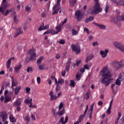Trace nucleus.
Here are the masks:
<instances>
[{"mask_svg": "<svg viewBox=\"0 0 124 124\" xmlns=\"http://www.w3.org/2000/svg\"><path fill=\"white\" fill-rule=\"evenodd\" d=\"M117 48L120 50V51L124 53V47H118Z\"/></svg>", "mask_w": 124, "mask_h": 124, "instance_id": "obj_61", "label": "nucleus"}, {"mask_svg": "<svg viewBox=\"0 0 124 124\" xmlns=\"http://www.w3.org/2000/svg\"><path fill=\"white\" fill-rule=\"evenodd\" d=\"M75 16L78 22H80L83 19V16H84V14L82 11L77 10L75 13Z\"/></svg>", "mask_w": 124, "mask_h": 124, "instance_id": "obj_8", "label": "nucleus"}, {"mask_svg": "<svg viewBox=\"0 0 124 124\" xmlns=\"http://www.w3.org/2000/svg\"><path fill=\"white\" fill-rule=\"evenodd\" d=\"M26 93H28V94H30V93H31V89L30 88V87H26Z\"/></svg>", "mask_w": 124, "mask_h": 124, "instance_id": "obj_50", "label": "nucleus"}, {"mask_svg": "<svg viewBox=\"0 0 124 124\" xmlns=\"http://www.w3.org/2000/svg\"><path fill=\"white\" fill-rule=\"evenodd\" d=\"M109 8H110V7L108 5V4H107L105 9L106 13H107V12H108Z\"/></svg>", "mask_w": 124, "mask_h": 124, "instance_id": "obj_49", "label": "nucleus"}, {"mask_svg": "<svg viewBox=\"0 0 124 124\" xmlns=\"http://www.w3.org/2000/svg\"><path fill=\"white\" fill-rule=\"evenodd\" d=\"M15 60V57H12L8 60L7 62V68H9L10 67V65L11 64V61Z\"/></svg>", "mask_w": 124, "mask_h": 124, "instance_id": "obj_22", "label": "nucleus"}, {"mask_svg": "<svg viewBox=\"0 0 124 124\" xmlns=\"http://www.w3.org/2000/svg\"><path fill=\"white\" fill-rule=\"evenodd\" d=\"M61 0H57L56 4L53 6V12L52 13V15H55V14H58L60 9H61Z\"/></svg>", "mask_w": 124, "mask_h": 124, "instance_id": "obj_4", "label": "nucleus"}, {"mask_svg": "<svg viewBox=\"0 0 124 124\" xmlns=\"http://www.w3.org/2000/svg\"><path fill=\"white\" fill-rule=\"evenodd\" d=\"M27 72L29 73L30 71H32V67H29L27 68Z\"/></svg>", "mask_w": 124, "mask_h": 124, "instance_id": "obj_58", "label": "nucleus"}, {"mask_svg": "<svg viewBox=\"0 0 124 124\" xmlns=\"http://www.w3.org/2000/svg\"><path fill=\"white\" fill-rule=\"evenodd\" d=\"M49 95L50 96V101H53V100H56V99L58 98V97L56 96V95H54V92L53 91H50L49 93Z\"/></svg>", "mask_w": 124, "mask_h": 124, "instance_id": "obj_16", "label": "nucleus"}, {"mask_svg": "<svg viewBox=\"0 0 124 124\" xmlns=\"http://www.w3.org/2000/svg\"><path fill=\"white\" fill-rule=\"evenodd\" d=\"M56 31V33H59L60 31H62V25L61 24L59 25L58 26H56L55 28Z\"/></svg>", "mask_w": 124, "mask_h": 124, "instance_id": "obj_24", "label": "nucleus"}, {"mask_svg": "<svg viewBox=\"0 0 124 124\" xmlns=\"http://www.w3.org/2000/svg\"><path fill=\"white\" fill-rule=\"evenodd\" d=\"M90 91L89 90L88 92H87V94H86L84 96L85 97V98L86 99H89V98H90Z\"/></svg>", "mask_w": 124, "mask_h": 124, "instance_id": "obj_41", "label": "nucleus"}, {"mask_svg": "<svg viewBox=\"0 0 124 124\" xmlns=\"http://www.w3.org/2000/svg\"><path fill=\"white\" fill-rule=\"evenodd\" d=\"M113 44L115 47H124V44L120 42L114 41L113 42Z\"/></svg>", "mask_w": 124, "mask_h": 124, "instance_id": "obj_18", "label": "nucleus"}, {"mask_svg": "<svg viewBox=\"0 0 124 124\" xmlns=\"http://www.w3.org/2000/svg\"><path fill=\"white\" fill-rule=\"evenodd\" d=\"M60 44H64L65 43V41L64 40H61L59 42Z\"/></svg>", "mask_w": 124, "mask_h": 124, "instance_id": "obj_62", "label": "nucleus"}, {"mask_svg": "<svg viewBox=\"0 0 124 124\" xmlns=\"http://www.w3.org/2000/svg\"><path fill=\"white\" fill-rule=\"evenodd\" d=\"M93 54H90L87 58L85 62H89V61H91V60H93Z\"/></svg>", "mask_w": 124, "mask_h": 124, "instance_id": "obj_27", "label": "nucleus"}, {"mask_svg": "<svg viewBox=\"0 0 124 124\" xmlns=\"http://www.w3.org/2000/svg\"><path fill=\"white\" fill-rule=\"evenodd\" d=\"M109 53V50L105 49V50H101L100 51V54L102 56V58H106L107 54Z\"/></svg>", "mask_w": 124, "mask_h": 124, "instance_id": "obj_15", "label": "nucleus"}, {"mask_svg": "<svg viewBox=\"0 0 124 124\" xmlns=\"http://www.w3.org/2000/svg\"><path fill=\"white\" fill-rule=\"evenodd\" d=\"M43 59H44V57L41 56L39 59L37 61V62L38 64H41V62H42V61H43Z\"/></svg>", "mask_w": 124, "mask_h": 124, "instance_id": "obj_34", "label": "nucleus"}, {"mask_svg": "<svg viewBox=\"0 0 124 124\" xmlns=\"http://www.w3.org/2000/svg\"><path fill=\"white\" fill-rule=\"evenodd\" d=\"M62 107H63V103L61 102L59 107V110H61V109L62 108Z\"/></svg>", "mask_w": 124, "mask_h": 124, "instance_id": "obj_57", "label": "nucleus"}, {"mask_svg": "<svg viewBox=\"0 0 124 124\" xmlns=\"http://www.w3.org/2000/svg\"><path fill=\"white\" fill-rule=\"evenodd\" d=\"M124 116L122 117V118L120 120L119 123L120 124H124Z\"/></svg>", "mask_w": 124, "mask_h": 124, "instance_id": "obj_51", "label": "nucleus"}, {"mask_svg": "<svg viewBox=\"0 0 124 124\" xmlns=\"http://www.w3.org/2000/svg\"><path fill=\"white\" fill-rule=\"evenodd\" d=\"M31 7L30 6H29L28 5L26 6L25 7V9L26 10V11H27V12H29V11H31Z\"/></svg>", "mask_w": 124, "mask_h": 124, "instance_id": "obj_54", "label": "nucleus"}, {"mask_svg": "<svg viewBox=\"0 0 124 124\" xmlns=\"http://www.w3.org/2000/svg\"><path fill=\"white\" fill-rule=\"evenodd\" d=\"M111 109H112V107H109L107 110V114H111Z\"/></svg>", "mask_w": 124, "mask_h": 124, "instance_id": "obj_47", "label": "nucleus"}, {"mask_svg": "<svg viewBox=\"0 0 124 124\" xmlns=\"http://www.w3.org/2000/svg\"><path fill=\"white\" fill-rule=\"evenodd\" d=\"M124 80V70H123L118 78L116 79L115 84L114 83L111 85L113 94H116L118 93V86H121V82H123Z\"/></svg>", "mask_w": 124, "mask_h": 124, "instance_id": "obj_2", "label": "nucleus"}, {"mask_svg": "<svg viewBox=\"0 0 124 124\" xmlns=\"http://www.w3.org/2000/svg\"><path fill=\"white\" fill-rule=\"evenodd\" d=\"M119 20L120 21H124V16H119Z\"/></svg>", "mask_w": 124, "mask_h": 124, "instance_id": "obj_63", "label": "nucleus"}, {"mask_svg": "<svg viewBox=\"0 0 124 124\" xmlns=\"http://www.w3.org/2000/svg\"><path fill=\"white\" fill-rule=\"evenodd\" d=\"M11 4L9 2H7L6 3L3 4L2 7H0V12L1 13H4V10H6L8 6H10Z\"/></svg>", "mask_w": 124, "mask_h": 124, "instance_id": "obj_13", "label": "nucleus"}, {"mask_svg": "<svg viewBox=\"0 0 124 124\" xmlns=\"http://www.w3.org/2000/svg\"><path fill=\"white\" fill-rule=\"evenodd\" d=\"M67 22V19L65 18L64 21L62 22V24H61L62 27H63V25L65 24Z\"/></svg>", "mask_w": 124, "mask_h": 124, "instance_id": "obj_60", "label": "nucleus"}, {"mask_svg": "<svg viewBox=\"0 0 124 124\" xmlns=\"http://www.w3.org/2000/svg\"><path fill=\"white\" fill-rule=\"evenodd\" d=\"M102 11V9L99 8L97 7L95 8V6H94L93 9L90 8L87 11V13L89 14H92V15H94V14H98L99 12Z\"/></svg>", "mask_w": 124, "mask_h": 124, "instance_id": "obj_5", "label": "nucleus"}, {"mask_svg": "<svg viewBox=\"0 0 124 124\" xmlns=\"http://www.w3.org/2000/svg\"><path fill=\"white\" fill-rule=\"evenodd\" d=\"M45 65V64H43L42 65H39V70H43L45 68V67L44 66Z\"/></svg>", "mask_w": 124, "mask_h": 124, "instance_id": "obj_43", "label": "nucleus"}, {"mask_svg": "<svg viewBox=\"0 0 124 124\" xmlns=\"http://www.w3.org/2000/svg\"><path fill=\"white\" fill-rule=\"evenodd\" d=\"M58 116H62L64 114V109H62L61 111L57 113Z\"/></svg>", "mask_w": 124, "mask_h": 124, "instance_id": "obj_42", "label": "nucleus"}, {"mask_svg": "<svg viewBox=\"0 0 124 124\" xmlns=\"http://www.w3.org/2000/svg\"><path fill=\"white\" fill-rule=\"evenodd\" d=\"M85 116H86V113H85V112H84L83 114H82L79 116L78 121L81 122L82 121V120H83V119H84V118H85Z\"/></svg>", "mask_w": 124, "mask_h": 124, "instance_id": "obj_36", "label": "nucleus"}, {"mask_svg": "<svg viewBox=\"0 0 124 124\" xmlns=\"http://www.w3.org/2000/svg\"><path fill=\"white\" fill-rule=\"evenodd\" d=\"M9 119L11 123H15L16 122V119H15V117L13 116V115H10Z\"/></svg>", "mask_w": 124, "mask_h": 124, "instance_id": "obj_31", "label": "nucleus"}, {"mask_svg": "<svg viewBox=\"0 0 124 124\" xmlns=\"http://www.w3.org/2000/svg\"><path fill=\"white\" fill-rule=\"evenodd\" d=\"M25 102L26 104H29V103L31 104V102H32V99L31 98L30 100L26 99L25 100Z\"/></svg>", "mask_w": 124, "mask_h": 124, "instance_id": "obj_46", "label": "nucleus"}, {"mask_svg": "<svg viewBox=\"0 0 124 124\" xmlns=\"http://www.w3.org/2000/svg\"><path fill=\"white\" fill-rule=\"evenodd\" d=\"M94 1H95V8H96L97 7L98 8H100V4L98 3V0H94Z\"/></svg>", "mask_w": 124, "mask_h": 124, "instance_id": "obj_33", "label": "nucleus"}, {"mask_svg": "<svg viewBox=\"0 0 124 124\" xmlns=\"http://www.w3.org/2000/svg\"><path fill=\"white\" fill-rule=\"evenodd\" d=\"M24 33V31L22 30L21 27H19L18 29L16 30V32L15 35H14V37L16 38L17 36H19L20 34H23Z\"/></svg>", "mask_w": 124, "mask_h": 124, "instance_id": "obj_14", "label": "nucleus"}, {"mask_svg": "<svg viewBox=\"0 0 124 124\" xmlns=\"http://www.w3.org/2000/svg\"><path fill=\"white\" fill-rule=\"evenodd\" d=\"M84 69H87V70H90V67H89V65L88 64H85L84 66Z\"/></svg>", "mask_w": 124, "mask_h": 124, "instance_id": "obj_56", "label": "nucleus"}, {"mask_svg": "<svg viewBox=\"0 0 124 124\" xmlns=\"http://www.w3.org/2000/svg\"><path fill=\"white\" fill-rule=\"evenodd\" d=\"M29 107L30 108H36V106H35V105L33 106L32 105V103L31 102V104H30V105L29 106Z\"/></svg>", "mask_w": 124, "mask_h": 124, "instance_id": "obj_59", "label": "nucleus"}, {"mask_svg": "<svg viewBox=\"0 0 124 124\" xmlns=\"http://www.w3.org/2000/svg\"><path fill=\"white\" fill-rule=\"evenodd\" d=\"M12 11V10H7L5 13V10L4 11V13H2L5 16H7L8 14H9V12H11Z\"/></svg>", "mask_w": 124, "mask_h": 124, "instance_id": "obj_37", "label": "nucleus"}, {"mask_svg": "<svg viewBox=\"0 0 124 124\" xmlns=\"http://www.w3.org/2000/svg\"><path fill=\"white\" fill-rule=\"evenodd\" d=\"M21 89H22V86H17L15 89V93L16 94V95H17L19 93V91H20V90H21Z\"/></svg>", "mask_w": 124, "mask_h": 124, "instance_id": "obj_28", "label": "nucleus"}, {"mask_svg": "<svg viewBox=\"0 0 124 124\" xmlns=\"http://www.w3.org/2000/svg\"><path fill=\"white\" fill-rule=\"evenodd\" d=\"M112 66L116 69V70L120 69L121 67H123V66H124V60H122L120 62H113L112 63Z\"/></svg>", "mask_w": 124, "mask_h": 124, "instance_id": "obj_3", "label": "nucleus"}, {"mask_svg": "<svg viewBox=\"0 0 124 124\" xmlns=\"http://www.w3.org/2000/svg\"><path fill=\"white\" fill-rule=\"evenodd\" d=\"M93 20H94V17H93V16H91L89 18H86L85 20V23H88L89 22L93 21Z\"/></svg>", "mask_w": 124, "mask_h": 124, "instance_id": "obj_26", "label": "nucleus"}, {"mask_svg": "<svg viewBox=\"0 0 124 124\" xmlns=\"http://www.w3.org/2000/svg\"><path fill=\"white\" fill-rule=\"evenodd\" d=\"M72 51L75 52L76 54H80L81 52V49L79 47H73Z\"/></svg>", "mask_w": 124, "mask_h": 124, "instance_id": "obj_20", "label": "nucleus"}, {"mask_svg": "<svg viewBox=\"0 0 124 124\" xmlns=\"http://www.w3.org/2000/svg\"><path fill=\"white\" fill-rule=\"evenodd\" d=\"M77 2V0H69V3L71 6L73 7Z\"/></svg>", "mask_w": 124, "mask_h": 124, "instance_id": "obj_29", "label": "nucleus"}, {"mask_svg": "<svg viewBox=\"0 0 124 124\" xmlns=\"http://www.w3.org/2000/svg\"><path fill=\"white\" fill-rule=\"evenodd\" d=\"M76 78L78 81H79L81 79V74L79 73V72L77 74Z\"/></svg>", "mask_w": 124, "mask_h": 124, "instance_id": "obj_39", "label": "nucleus"}, {"mask_svg": "<svg viewBox=\"0 0 124 124\" xmlns=\"http://www.w3.org/2000/svg\"><path fill=\"white\" fill-rule=\"evenodd\" d=\"M50 33L53 35H54V34H58V33H57V31L53 29H50Z\"/></svg>", "mask_w": 124, "mask_h": 124, "instance_id": "obj_44", "label": "nucleus"}, {"mask_svg": "<svg viewBox=\"0 0 124 124\" xmlns=\"http://www.w3.org/2000/svg\"><path fill=\"white\" fill-rule=\"evenodd\" d=\"M37 81L38 84H40V83H41V78L40 77L37 78Z\"/></svg>", "mask_w": 124, "mask_h": 124, "instance_id": "obj_53", "label": "nucleus"}, {"mask_svg": "<svg viewBox=\"0 0 124 124\" xmlns=\"http://www.w3.org/2000/svg\"><path fill=\"white\" fill-rule=\"evenodd\" d=\"M118 5H124V0H121L117 3Z\"/></svg>", "mask_w": 124, "mask_h": 124, "instance_id": "obj_45", "label": "nucleus"}, {"mask_svg": "<svg viewBox=\"0 0 124 124\" xmlns=\"http://www.w3.org/2000/svg\"><path fill=\"white\" fill-rule=\"evenodd\" d=\"M21 101H22V99L19 98L17 100H16L14 103V107H16V110L18 112H19V111H21V108L20 107L22 104Z\"/></svg>", "mask_w": 124, "mask_h": 124, "instance_id": "obj_7", "label": "nucleus"}, {"mask_svg": "<svg viewBox=\"0 0 124 124\" xmlns=\"http://www.w3.org/2000/svg\"><path fill=\"white\" fill-rule=\"evenodd\" d=\"M28 54L30 55V61H35V60H36V57H37V55H36V51H35V49L33 48L30 49L28 51Z\"/></svg>", "mask_w": 124, "mask_h": 124, "instance_id": "obj_6", "label": "nucleus"}, {"mask_svg": "<svg viewBox=\"0 0 124 124\" xmlns=\"http://www.w3.org/2000/svg\"><path fill=\"white\" fill-rule=\"evenodd\" d=\"M100 75L102 78L101 80L102 84H104L106 86H108L111 84L113 80L111 78L112 75H113L111 70L109 69L107 67H104L100 72Z\"/></svg>", "mask_w": 124, "mask_h": 124, "instance_id": "obj_1", "label": "nucleus"}, {"mask_svg": "<svg viewBox=\"0 0 124 124\" xmlns=\"http://www.w3.org/2000/svg\"><path fill=\"white\" fill-rule=\"evenodd\" d=\"M63 120H64V118L61 117L59 120L60 123H62V124H65L68 121V117L66 116L65 118V121L64 122Z\"/></svg>", "mask_w": 124, "mask_h": 124, "instance_id": "obj_21", "label": "nucleus"}, {"mask_svg": "<svg viewBox=\"0 0 124 124\" xmlns=\"http://www.w3.org/2000/svg\"><path fill=\"white\" fill-rule=\"evenodd\" d=\"M18 21H19V20L17 19V16H15L14 17V23H15L16 24H17V23H18Z\"/></svg>", "mask_w": 124, "mask_h": 124, "instance_id": "obj_48", "label": "nucleus"}, {"mask_svg": "<svg viewBox=\"0 0 124 124\" xmlns=\"http://www.w3.org/2000/svg\"><path fill=\"white\" fill-rule=\"evenodd\" d=\"M69 85L71 86V87H73V88H74V87H75V80H71Z\"/></svg>", "mask_w": 124, "mask_h": 124, "instance_id": "obj_38", "label": "nucleus"}, {"mask_svg": "<svg viewBox=\"0 0 124 124\" xmlns=\"http://www.w3.org/2000/svg\"><path fill=\"white\" fill-rule=\"evenodd\" d=\"M21 68L22 65L21 64L16 66V67H15L14 68L15 72H16V73H18L19 72V70H20V69H21Z\"/></svg>", "mask_w": 124, "mask_h": 124, "instance_id": "obj_25", "label": "nucleus"}, {"mask_svg": "<svg viewBox=\"0 0 124 124\" xmlns=\"http://www.w3.org/2000/svg\"><path fill=\"white\" fill-rule=\"evenodd\" d=\"M4 98V103H7L8 102H9V101L11 100V97L8 96H5Z\"/></svg>", "mask_w": 124, "mask_h": 124, "instance_id": "obj_32", "label": "nucleus"}, {"mask_svg": "<svg viewBox=\"0 0 124 124\" xmlns=\"http://www.w3.org/2000/svg\"><path fill=\"white\" fill-rule=\"evenodd\" d=\"M63 84H64V79L62 78H59L58 79L57 86L56 87V93H58V92L61 90V85H63Z\"/></svg>", "mask_w": 124, "mask_h": 124, "instance_id": "obj_10", "label": "nucleus"}, {"mask_svg": "<svg viewBox=\"0 0 124 124\" xmlns=\"http://www.w3.org/2000/svg\"><path fill=\"white\" fill-rule=\"evenodd\" d=\"M84 31H86L87 34H90V30H89V29H88L87 28H85L84 29Z\"/></svg>", "mask_w": 124, "mask_h": 124, "instance_id": "obj_55", "label": "nucleus"}, {"mask_svg": "<svg viewBox=\"0 0 124 124\" xmlns=\"http://www.w3.org/2000/svg\"><path fill=\"white\" fill-rule=\"evenodd\" d=\"M93 24L94 25H95V26H96L97 27H98L99 28V29H100V30L106 29V26L104 25L99 24L97 23H94V22H93Z\"/></svg>", "mask_w": 124, "mask_h": 124, "instance_id": "obj_19", "label": "nucleus"}, {"mask_svg": "<svg viewBox=\"0 0 124 124\" xmlns=\"http://www.w3.org/2000/svg\"><path fill=\"white\" fill-rule=\"evenodd\" d=\"M44 27V22H42L41 24L40 27L38 29V31H43V29Z\"/></svg>", "mask_w": 124, "mask_h": 124, "instance_id": "obj_35", "label": "nucleus"}, {"mask_svg": "<svg viewBox=\"0 0 124 124\" xmlns=\"http://www.w3.org/2000/svg\"><path fill=\"white\" fill-rule=\"evenodd\" d=\"M118 118L115 120L114 124H119V121H120V119L122 117V112H118Z\"/></svg>", "mask_w": 124, "mask_h": 124, "instance_id": "obj_23", "label": "nucleus"}, {"mask_svg": "<svg viewBox=\"0 0 124 124\" xmlns=\"http://www.w3.org/2000/svg\"><path fill=\"white\" fill-rule=\"evenodd\" d=\"M71 64V59L70 58L68 59V61L66 63L65 71H69Z\"/></svg>", "mask_w": 124, "mask_h": 124, "instance_id": "obj_17", "label": "nucleus"}, {"mask_svg": "<svg viewBox=\"0 0 124 124\" xmlns=\"http://www.w3.org/2000/svg\"><path fill=\"white\" fill-rule=\"evenodd\" d=\"M24 120H25V121H26V122H27V124H31V118H30L29 116H26L24 117Z\"/></svg>", "mask_w": 124, "mask_h": 124, "instance_id": "obj_30", "label": "nucleus"}, {"mask_svg": "<svg viewBox=\"0 0 124 124\" xmlns=\"http://www.w3.org/2000/svg\"><path fill=\"white\" fill-rule=\"evenodd\" d=\"M28 29V22H26V23H25L24 27H23V30L24 31H26V30Z\"/></svg>", "mask_w": 124, "mask_h": 124, "instance_id": "obj_52", "label": "nucleus"}, {"mask_svg": "<svg viewBox=\"0 0 124 124\" xmlns=\"http://www.w3.org/2000/svg\"><path fill=\"white\" fill-rule=\"evenodd\" d=\"M31 119L33 121H36V120H35V116H34V115H33V114L31 115Z\"/></svg>", "mask_w": 124, "mask_h": 124, "instance_id": "obj_64", "label": "nucleus"}, {"mask_svg": "<svg viewBox=\"0 0 124 124\" xmlns=\"http://www.w3.org/2000/svg\"><path fill=\"white\" fill-rule=\"evenodd\" d=\"M93 106H94V102L91 104L90 106V110L88 111V116L90 120L93 119Z\"/></svg>", "mask_w": 124, "mask_h": 124, "instance_id": "obj_12", "label": "nucleus"}, {"mask_svg": "<svg viewBox=\"0 0 124 124\" xmlns=\"http://www.w3.org/2000/svg\"><path fill=\"white\" fill-rule=\"evenodd\" d=\"M7 113L6 111L0 112V120H2V122H5L7 120Z\"/></svg>", "mask_w": 124, "mask_h": 124, "instance_id": "obj_11", "label": "nucleus"}, {"mask_svg": "<svg viewBox=\"0 0 124 124\" xmlns=\"http://www.w3.org/2000/svg\"><path fill=\"white\" fill-rule=\"evenodd\" d=\"M72 34L73 35H77V34H78V31H76L75 29H72Z\"/></svg>", "mask_w": 124, "mask_h": 124, "instance_id": "obj_40", "label": "nucleus"}, {"mask_svg": "<svg viewBox=\"0 0 124 124\" xmlns=\"http://www.w3.org/2000/svg\"><path fill=\"white\" fill-rule=\"evenodd\" d=\"M111 22L112 23H114V24H116L117 25V26L120 27H121V22H120V16H115L111 19Z\"/></svg>", "mask_w": 124, "mask_h": 124, "instance_id": "obj_9", "label": "nucleus"}]
</instances>
